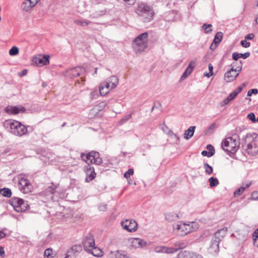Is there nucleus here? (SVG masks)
Returning <instances> with one entry per match:
<instances>
[{"mask_svg":"<svg viewBox=\"0 0 258 258\" xmlns=\"http://www.w3.org/2000/svg\"><path fill=\"white\" fill-rule=\"evenodd\" d=\"M252 240L253 244L258 247V228L253 233Z\"/></svg>","mask_w":258,"mask_h":258,"instance_id":"72a5a7b5","label":"nucleus"},{"mask_svg":"<svg viewBox=\"0 0 258 258\" xmlns=\"http://www.w3.org/2000/svg\"><path fill=\"white\" fill-rule=\"evenodd\" d=\"M5 255V250L4 248L0 246V256L4 257Z\"/></svg>","mask_w":258,"mask_h":258,"instance_id":"69168bd1","label":"nucleus"},{"mask_svg":"<svg viewBox=\"0 0 258 258\" xmlns=\"http://www.w3.org/2000/svg\"><path fill=\"white\" fill-rule=\"evenodd\" d=\"M197 59L195 58L194 59L191 60L188 66V68L194 70V68L196 67Z\"/></svg>","mask_w":258,"mask_h":258,"instance_id":"37998d69","label":"nucleus"},{"mask_svg":"<svg viewBox=\"0 0 258 258\" xmlns=\"http://www.w3.org/2000/svg\"><path fill=\"white\" fill-rule=\"evenodd\" d=\"M239 58H240V54H239V53L236 52H235L233 53V54H232V58L234 60H237Z\"/></svg>","mask_w":258,"mask_h":258,"instance_id":"13d9d810","label":"nucleus"},{"mask_svg":"<svg viewBox=\"0 0 258 258\" xmlns=\"http://www.w3.org/2000/svg\"><path fill=\"white\" fill-rule=\"evenodd\" d=\"M7 235L3 231L0 230V239H3L6 237Z\"/></svg>","mask_w":258,"mask_h":258,"instance_id":"338daca9","label":"nucleus"},{"mask_svg":"<svg viewBox=\"0 0 258 258\" xmlns=\"http://www.w3.org/2000/svg\"><path fill=\"white\" fill-rule=\"evenodd\" d=\"M85 72L84 68L77 67L69 70V75L73 77H77L83 74Z\"/></svg>","mask_w":258,"mask_h":258,"instance_id":"f3484780","label":"nucleus"},{"mask_svg":"<svg viewBox=\"0 0 258 258\" xmlns=\"http://www.w3.org/2000/svg\"><path fill=\"white\" fill-rule=\"evenodd\" d=\"M223 33L221 32H218L215 37L213 40V43L219 44L222 40L223 38Z\"/></svg>","mask_w":258,"mask_h":258,"instance_id":"c85d7f7f","label":"nucleus"},{"mask_svg":"<svg viewBox=\"0 0 258 258\" xmlns=\"http://www.w3.org/2000/svg\"><path fill=\"white\" fill-rule=\"evenodd\" d=\"M84 249L85 251H90L93 246L95 245V240L93 235L91 233L88 234L85 240L83 242Z\"/></svg>","mask_w":258,"mask_h":258,"instance_id":"9b49d317","label":"nucleus"},{"mask_svg":"<svg viewBox=\"0 0 258 258\" xmlns=\"http://www.w3.org/2000/svg\"><path fill=\"white\" fill-rule=\"evenodd\" d=\"M134 174V169L130 168L124 174V177L126 178H128L130 176Z\"/></svg>","mask_w":258,"mask_h":258,"instance_id":"79ce46f5","label":"nucleus"},{"mask_svg":"<svg viewBox=\"0 0 258 258\" xmlns=\"http://www.w3.org/2000/svg\"><path fill=\"white\" fill-rule=\"evenodd\" d=\"M135 12L142 22L148 23L151 21L155 15L154 11L152 7L147 4L141 2L137 4Z\"/></svg>","mask_w":258,"mask_h":258,"instance_id":"7ed1b4c3","label":"nucleus"},{"mask_svg":"<svg viewBox=\"0 0 258 258\" xmlns=\"http://www.w3.org/2000/svg\"><path fill=\"white\" fill-rule=\"evenodd\" d=\"M195 129V126H191L186 130L184 133V139L186 140L190 139L194 136Z\"/></svg>","mask_w":258,"mask_h":258,"instance_id":"4be33fe9","label":"nucleus"},{"mask_svg":"<svg viewBox=\"0 0 258 258\" xmlns=\"http://www.w3.org/2000/svg\"><path fill=\"white\" fill-rule=\"evenodd\" d=\"M40 0H24L21 5V9L25 12H30Z\"/></svg>","mask_w":258,"mask_h":258,"instance_id":"f8f14e48","label":"nucleus"},{"mask_svg":"<svg viewBox=\"0 0 258 258\" xmlns=\"http://www.w3.org/2000/svg\"><path fill=\"white\" fill-rule=\"evenodd\" d=\"M107 105V103L105 101H102L101 102H100L99 104H98V107L99 108H101L102 109L104 107H105L106 106V105Z\"/></svg>","mask_w":258,"mask_h":258,"instance_id":"e2e57ef3","label":"nucleus"},{"mask_svg":"<svg viewBox=\"0 0 258 258\" xmlns=\"http://www.w3.org/2000/svg\"><path fill=\"white\" fill-rule=\"evenodd\" d=\"M209 181L210 183V186L212 187L218 185L219 183L218 179L213 177H210L209 179Z\"/></svg>","mask_w":258,"mask_h":258,"instance_id":"2f4dec72","label":"nucleus"},{"mask_svg":"<svg viewBox=\"0 0 258 258\" xmlns=\"http://www.w3.org/2000/svg\"><path fill=\"white\" fill-rule=\"evenodd\" d=\"M202 155L203 156H207L208 157H210L211 156H209V154L208 153V152L206 151V150H204L202 152Z\"/></svg>","mask_w":258,"mask_h":258,"instance_id":"774afa93","label":"nucleus"},{"mask_svg":"<svg viewBox=\"0 0 258 258\" xmlns=\"http://www.w3.org/2000/svg\"><path fill=\"white\" fill-rule=\"evenodd\" d=\"M247 118L250 120L252 122H256L255 115L253 113L251 112L247 115Z\"/></svg>","mask_w":258,"mask_h":258,"instance_id":"49530a36","label":"nucleus"},{"mask_svg":"<svg viewBox=\"0 0 258 258\" xmlns=\"http://www.w3.org/2000/svg\"><path fill=\"white\" fill-rule=\"evenodd\" d=\"M227 232V228L224 227L216 231L212 238L221 241Z\"/></svg>","mask_w":258,"mask_h":258,"instance_id":"a211bd4d","label":"nucleus"},{"mask_svg":"<svg viewBox=\"0 0 258 258\" xmlns=\"http://www.w3.org/2000/svg\"><path fill=\"white\" fill-rule=\"evenodd\" d=\"M208 69H209V73H205L204 74V76L208 77V78H209L210 77H211L213 75V67L212 66V64L211 63H209L208 64Z\"/></svg>","mask_w":258,"mask_h":258,"instance_id":"58836bf2","label":"nucleus"},{"mask_svg":"<svg viewBox=\"0 0 258 258\" xmlns=\"http://www.w3.org/2000/svg\"><path fill=\"white\" fill-rule=\"evenodd\" d=\"M177 251V249L173 247H168L164 246V253H174Z\"/></svg>","mask_w":258,"mask_h":258,"instance_id":"4c0bfd02","label":"nucleus"},{"mask_svg":"<svg viewBox=\"0 0 258 258\" xmlns=\"http://www.w3.org/2000/svg\"><path fill=\"white\" fill-rule=\"evenodd\" d=\"M82 247L80 244H76L67 251L64 258H75L77 254L81 252Z\"/></svg>","mask_w":258,"mask_h":258,"instance_id":"ddd939ff","label":"nucleus"},{"mask_svg":"<svg viewBox=\"0 0 258 258\" xmlns=\"http://www.w3.org/2000/svg\"><path fill=\"white\" fill-rule=\"evenodd\" d=\"M230 101H231V100L228 97H227L220 102V105L221 106H224L228 104Z\"/></svg>","mask_w":258,"mask_h":258,"instance_id":"603ef678","label":"nucleus"},{"mask_svg":"<svg viewBox=\"0 0 258 258\" xmlns=\"http://www.w3.org/2000/svg\"><path fill=\"white\" fill-rule=\"evenodd\" d=\"M257 93L258 90L257 89H251L248 90L247 95L248 96H250L252 94L256 95Z\"/></svg>","mask_w":258,"mask_h":258,"instance_id":"a18cd8bd","label":"nucleus"},{"mask_svg":"<svg viewBox=\"0 0 258 258\" xmlns=\"http://www.w3.org/2000/svg\"><path fill=\"white\" fill-rule=\"evenodd\" d=\"M91 249V250L88 252L92 253L93 255L95 256H101L102 255V251L100 248L95 246V245Z\"/></svg>","mask_w":258,"mask_h":258,"instance_id":"b1692460","label":"nucleus"},{"mask_svg":"<svg viewBox=\"0 0 258 258\" xmlns=\"http://www.w3.org/2000/svg\"><path fill=\"white\" fill-rule=\"evenodd\" d=\"M81 157L88 165L84 167V171L86 173L85 181L89 182L95 178L96 173L92 164L99 165L102 163V158L100 157V154L98 152L92 151L87 154L82 153Z\"/></svg>","mask_w":258,"mask_h":258,"instance_id":"f257e3e1","label":"nucleus"},{"mask_svg":"<svg viewBox=\"0 0 258 258\" xmlns=\"http://www.w3.org/2000/svg\"><path fill=\"white\" fill-rule=\"evenodd\" d=\"M140 241V238H134L132 241V243L134 246L138 247V243Z\"/></svg>","mask_w":258,"mask_h":258,"instance_id":"864d4df0","label":"nucleus"},{"mask_svg":"<svg viewBox=\"0 0 258 258\" xmlns=\"http://www.w3.org/2000/svg\"><path fill=\"white\" fill-rule=\"evenodd\" d=\"M155 251L157 253H164V246H158L155 247Z\"/></svg>","mask_w":258,"mask_h":258,"instance_id":"c03bdc74","label":"nucleus"},{"mask_svg":"<svg viewBox=\"0 0 258 258\" xmlns=\"http://www.w3.org/2000/svg\"><path fill=\"white\" fill-rule=\"evenodd\" d=\"M10 204L14 209L18 213L25 211L29 208V205L27 201L17 197H13L10 200Z\"/></svg>","mask_w":258,"mask_h":258,"instance_id":"0eeeda50","label":"nucleus"},{"mask_svg":"<svg viewBox=\"0 0 258 258\" xmlns=\"http://www.w3.org/2000/svg\"><path fill=\"white\" fill-rule=\"evenodd\" d=\"M235 63H237V62L232 63V67L230 70L225 74V80L227 82H233L239 75V73L242 70V64L241 60L239 61L240 64L236 69H234Z\"/></svg>","mask_w":258,"mask_h":258,"instance_id":"6e6552de","label":"nucleus"},{"mask_svg":"<svg viewBox=\"0 0 258 258\" xmlns=\"http://www.w3.org/2000/svg\"><path fill=\"white\" fill-rule=\"evenodd\" d=\"M204 168H205V172L207 174L210 175L213 173V167L211 166H210L208 163H205L204 164Z\"/></svg>","mask_w":258,"mask_h":258,"instance_id":"473e14b6","label":"nucleus"},{"mask_svg":"<svg viewBox=\"0 0 258 258\" xmlns=\"http://www.w3.org/2000/svg\"><path fill=\"white\" fill-rule=\"evenodd\" d=\"M254 37V35L253 33H250L245 36V39L246 40H252Z\"/></svg>","mask_w":258,"mask_h":258,"instance_id":"bf43d9fd","label":"nucleus"},{"mask_svg":"<svg viewBox=\"0 0 258 258\" xmlns=\"http://www.w3.org/2000/svg\"><path fill=\"white\" fill-rule=\"evenodd\" d=\"M133 114V112L129 114L125 115L124 117L121 119L119 122L120 124H122L124 123L127 121L130 118H131L132 115Z\"/></svg>","mask_w":258,"mask_h":258,"instance_id":"c9c22d12","label":"nucleus"},{"mask_svg":"<svg viewBox=\"0 0 258 258\" xmlns=\"http://www.w3.org/2000/svg\"><path fill=\"white\" fill-rule=\"evenodd\" d=\"M218 44L217 43H213V42L212 43V44L210 45V48L212 50H214L217 47Z\"/></svg>","mask_w":258,"mask_h":258,"instance_id":"0e129e2a","label":"nucleus"},{"mask_svg":"<svg viewBox=\"0 0 258 258\" xmlns=\"http://www.w3.org/2000/svg\"><path fill=\"white\" fill-rule=\"evenodd\" d=\"M240 57H242L243 59H246L250 56V53L249 52H246L244 53H239Z\"/></svg>","mask_w":258,"mask_h":258,"instance_id":"6e6d98bb","label":"nucleus"},{"mask_svg":"<svg viewBox=\"0 0 258 258\" xmlns=\"http://www.w3.org/2000/svg\"><path fill=\"white\" fill-rule=\"evenodd\" d=\"M74 23L77 25H79L82 27L88 25L91 23V22L87 20H76L74 21Z\"/></svg>","mask_w":258,"mask_h":258,"instance_id":"c756f323","label":"nucleus"},{"mask_svg":"<svg viewBox=\"0 0 258 258\" xmlns=\"http://www.w3.org/2000/svg\"><path fill=\"white\" fill-rule=\"evenodd\" d=\"M164 215L165 220L169 222L175 221L179 218V215L173 212L166 213Z\"/></svg>","mask_w":258,"mask_h":258,"instance_id":"aec40b11","label":"nucleus"},{"mask_svg":"<svg viewBox=\"0 0 258 258\" xmlns=\"http://www.w3.org/2000/svg\"><path fill=\"white\" fill-rule=\"evenodd\" d=\"M121 224L124 229L130 232L136 231L138 228L137 223L135 220L132 219L122 221Z\"/></svg>","mask_w":258,"mask_h":258,"instance_id":"9d476101","label":"nucleus"},{"mask_svg":"<svg viewBox=\"0 0 258 258\" xmlns=\"http://www.w3.org/2000/svg\"><path fill=\"white\" fill-rule=\"evenodd\" d=\"M251 197L253 199L258 200V192L254 191L251 194Z\"/></svg>","mask_w":258,"mask_h":258,"instance_id":"052dcab7","label":"nucleus"},{"mask_svg":"<svg viewBox=\"0 0 258 258\" xmlns=\"http://www.w3.org/2000/svg\"><path fill=\"white\" fill-rule=\"evenodd\" d=\"M49 56L44 55L34 57V62L37 64L46 66L49 63Z\"/></svg>","mask_w":258,"mask_h":258,"instance_id":"2eb2a0df","label":"nucleus"},{"mask_svg":"<svg viewBox=\"0 0 258 258\" xmlns=\"http://www.w3.org/2000/svg\"><path fill=\"white\" fill-rule=\"evenodd\" d=\"M107 209V205L104 204H101L98 206V209L100 211H106Z\"/></svg>","mask_w":258,"mask_h":258,"instance_id":"de8ad7c7","label":"nucleus"},{"mask_svg":"<svg viewBox=\"0 0 258 258\" xmlns=\"http://www.w3.org/2000/svg\"><path fill=\"white\" fill-rule=\"evenodd\" d=\"M186 228H182L181 229L182 232H184V233L182 234V235H186L190 232H192L195 229L197 228V227L194 228L190 227L189 224L185 225Z\"/></svg>","mask_w":258,"mask_h":258,"instance_id":"cd10ccee","label":"nucleus"},{"mask_svg":"<svg viewBox=\"0 0 258 258\" xmlns=\"http://www.w3.org/2000/svg\"><path fill=\"white\" fill-rule=\"evenodd\" d=\"M207 149L208 150L209 156H212L215 154V149L212 145H208L207 146Z\"/></svg>","mask_w":258,"mask_h":258,"instance_id":"a19ab883","label":"nucleus"},{"mask_svg":"<svg viewBox=\"0 0 258 258\" xmlns=\"http://www.w3.org/2000/svg\"><path fill=\"white\" fill-rule=\"evenodd\" d=\"M127 255L126 253L122 250H117L114 253V256L112 255V258H125Z\"/></svg>","mask_w":258,"mask_h":258,"instance_id":"bb28decb","label":"nucleus"},{"mask_svg":"<svg viewBox=\"0 0 258 258\" xmlns=\"http://www.w3.org/2000/svg\"><path fill=\"white\" fill-rule=\"evenodd\" d=\"M212 27V25L211 24H203L202 27L205 30L206 33H209L212 32V29H211V27Z\"/></svg>","mask_w":258,"mask_h":258,"instance_id":"ea45409f","label":"nucleus"},{"mask_svg":"<svg viewBox=\"0 0 258 258\" xmlns=\"http://www.w3.org/2000/svg\"><path fill=\"white\" fill-rule=\"evenodd\" d=\"M240 44L242 47L245 48H247L250 46V42H247L246 40H241L240 42Z\"/></svg>","mask_w":258,"mask_h":258,"instance_id":"8fccbe9b","label":"nucleus"},{"mask_svg":"<svg viewBox=\"0 0 258 258\" xmlns=\"http://www.w3.org/2000/svg\"><path fill=\"white\" fill-rule=\"evenodd\" d=\"M245 190V188L243 187V186H241L240 187L238 188L236 190H235L234 192V196L235 197H237L239 196L240 195H242V194L244 192Z\"/></svg>","mask_w":258,"mask_h":258,"instance_id":"e433bc0d","label":"nucleus"},{"mask_svg":"<svg viewBox=\"0 0 258 258\" xmlns=\"http://www.w3.org/2000/svg\"><path fill=\"white\" fill-rule=\"evenodd\" d=\"M5 111L8 114H17L19 113L20 112H25L26 110V109L23 106H8L5 108Z\"/></svg>","mask_w":258,"mask_h":258,"instance_id":"dca6fc26","label":"nucleus"},{"mask_svg":"<svg viewBox=\"0 0 258 258\" xmlns=\"http://www.w3.org/2000/svg\"><path fill=\"white\" fill-rule=\"evenodd\" d=\"M236 97V95H235V94H234L233 92H232V93H231L229 95V96H228L227 97H228V98H229L231 101H232V100H234V99L235 98V97Z\"/></svg>","mask_w":258,"mask_h":258,"instance_id":"680f3d73","label":"nucleus"},{"mask_svg":"<svg viewBox=\"0 0 258 258\" xmlns=\"http://www.w3.org/2000/svg\"><path fill=\"white\" fill-rule=\"evenodd\" d=\"M109 88H105V86H104V84L103 83H101L100 84V86H99V93H100V94L101 96H105V95H106L109 92Z\"/></svg>","mask_w":258,"mask_h":258,"instance_id":"a878e982","label":"nucleus"},{"mask_svg":"<svg viewBox=\"0 0 258 258\" xmlns=\"http://www.w3.org/2000/svg\"><path fill=\"white\" fill-rule=\"evenodd\" d=\"M105 88H110L111 89L115 88L118 84V79L116 76H112L103 83Z\"/></svg>","mask_w":258,"mask_h":258,"instance_id":"4468645a","label":"nucleus"},{"mask_svg":"<svg viewBox=\"0 0 258 258\" xmlns=\"http://www.w3.org/2000/svg\"><path fill=\"white\" fill-rule=\"evenodd\" d=\"M174 229H175L177 230H181L182 228H186L185 224H176L175 225H173Z\"/></svg>","mask_w":258,"mask_h":258,"instance_id":"5fc2aeb1","label":"nucleus"},{"mask_svg":"<svg viewBox=\"0 0 258 258\" xmlns=\"http://www.w3.org/2000/svg\"><path fill=\"white\" fill-rule=\"evenodd\" d=\"M19 48L16 46H13L9 50V54L11 56H14L19 53Z\"/></svg>","mask_w":258,"mask_h":258,"instance_id":"f704fd0d","label":"nucleus"},{"mask_svg":"<svg viewBox=\"0 0 258 258\" xmlns=\"http://www.w3.org/2000/svg\"><path fill=\"white\" fill-rule=\"evenodd\" d=\"M147 244L146 242L143 240V239H140V241H139L138 243V248L139 247H143L146 246Z\"/></svg>","mask_w":258,"mask_h":258,"instance_id":"4d7b16f0","label":"nucleus"},{"mask_svg":"<svg viewBox=\"0 0 258 258\" xmlns=\"http://www.w3.org/2000/svg\"><path fill=\"white\" fill-rule=\"evenodd\" d=\"M18 188L24 194H28L32 191V186L28 179L21 177L18 182Z\"/></svg>","mask_w":258,"mask_h":258,"instance_id":"1a4fd4ad","label":"nucleus"},{"mask_svg":"<svg viewBox=\"0 0 258 258\" xmlns=\"http://www.w3.org/2000/svg\"><path fill=\"white\" fill-rule=\"evenodd\" d=\"M174 245L175 246L174 248L177 249V251L179 249L185 248L187 246V243L186 241L180 240L175 242Z\"/></svg>","mask_w":258,"mask_h":258,"instance_id":"5701e85b","label":"nucleus"},{"mask_svg":"<svg viewBox=\"0 0 258 258\" xmlns=\"http://www.w3.org/2000/svg\"><path fill=\"white\" fill-rule=\"evenodd\" d=\"M242 87L241 86L238 87L236 89H235L232 92L236 95V96L237 95L242 91Z\"/></svg>","mask_w":258,"mask_h":258,"instance_id":"3c124183","label":"nucleus"},{"mask_svg":"<svg viewBox=\"0 0 258 258\" xmlns=\"http://www.w3.org/2000/svg\"><path fill=\"white\" fill-rule=\"evenodd\" d=\"M240 141L239 136L234 134L231 137H228L222 141L221 147L223 150L230 156L231 154H234L238 150L240 145Z\"/></svg>","mask_w":258,"mask_h":258,"instance_id":"20e7f679","label":"nucleus"},{"mask_svg":"<svg viewBox=\"0 0 258 258\" xmlns=\"http://www.w3.org/2000/svg\"><path fill=\"white\" fill-rule=\"evenodd\" d=\"M241 145L243 150L251 156L258 153V136L255 133L247 134L242 139Z\"/></svg>","mask_w":258,"mask_h":258,"instance_id":"f03ea898","label":"nucleus"},{"mask_svg":"<svg viewBox=\"0 0 258 258\" xmlns=\"http://www.w3.org/2000/svg\"><path fill=\"white\" fill-rule=\"evenodd\" d=\"M52 253V249L50 248H47L44 251V256L49 257V256H51Z\"/></svg>","mask_w":258,"mask_h":258,"instance_id":"09e8293b","label":"nucleus"},{"mask_svg":"<svg viewBox=\"0 0 258 258\" xmlns=\"http://www.w3.org/2000/svg\"><path fill=\"white\" fill-rule=\"evenodd\" d=\"M192 70L187 67L181 76L180 81H182L185 79L192 72Z\"/></svg>","mask_w":258,"mask_h":258,"instance_id":"7c9ffc66","label":"nucleus"},{"mask_svg":"<svg viewBox=\"0 0 258 258\" xmlns=\"http://www.w3.org/2000/svg\"><path fill=\"white\" fill-rule=\"evenodd\" d=\"M148 33L144 32L137 36L133 42V48L136 53L144 51L148 46Z\"/></svg>","mask_w":258,"mask_h":258,"instance_id":"423d86ee","label":"nucleus"},{"mask_svg":"<svg viewBox=\"0 0 258 258\" xmlns=\"http://www.w3.org/2000/svg\"><path fill=\"white\" fill-rule=\"evenodd\" d=\"M220 242L221 241L212 238L209 247L210 252L212 253H217L219 250V245Z\"/></svg>","mask_w":258,"mask_h":258,"instance_id":"6ab92c4d","label":"nucleus"},{"mask_svg":"<svg viewBox=\"0 0 258 258\" xmlns=\"http://www.w3.org/2000/svg\"><path fill=\"white\" fill-rule=\"evenodd\" d=\"M195 252L188 250L181 251L177 255V258H193Z\"/></svg>","mask_w":258,"mask_h":258,"instance_id":"412c9836","label":"nucleus"},{"mask_svg":"<svg viewBox=\"0 0 258 258\" xmlns=\"http://www.w3.org/2000/svg\"><path fill=\"white\" fill-rule=\"evenodd\" d=\"M4 126L12 134L22 137L28 134L27 127L21 122L15 120H8L4 123Z\"/></svg>","mask_w":258,"mask_h":258,"instance_id":"39448f33","label":"nucleus"},{"mask_svg":"<svg viewBox=\"0 0 258 258\" xmlns=\"http://www.w3.org/2000/svg\"><path fill=\"white\" fill-rule=\"evenodd\" d=\"M0 195L5 197L10 198L12 196V191L10 188L4 187L0 189Z\"/></svg>","mask_w":258,"mask_h":258,"instance_id":"393cba45","label":"nucleus"}]
</instances>
